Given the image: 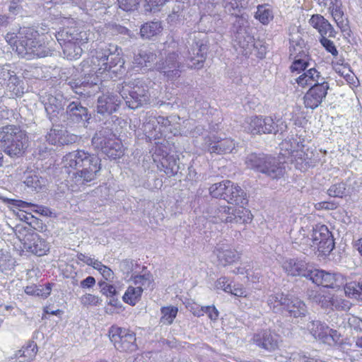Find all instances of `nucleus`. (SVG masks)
Here are the masks:
<instances>
[{"label": "nucleus", "instance_id": "43", "mask_svg": "<svg viewBox=\"0 0 362 362\" xmlns=\"http://www.w3.org/2000/svg\"><path fill=\"white\" fill-rule=\"evenodd\" d=\"M177 308L174 306L163 307L161 308L162 317H160V322L163 325H170L173 323L174 319L177 314Z\"/></svg>", "mask_w": 362, "mask_h": 362}, {"label": "nucleus", "instance_id": "60", "mask_svg": "<svg viewBox=\"0 0 362 362\" xmlns=\"http://www.w3.org/2000/svg\"><path fill=\"white\" fill-rule=\"evenodd\" d=\"M202 311L207 314L211 320H216L218 317V311L214 306L202 307Z\"/></svg>", "mask_w": 362, "mask_h": 362}, {"label": "nucleus", "instance_id": "44", "mask_svg": "<svg viewBox=\"0 0 362 362\" xmlns=\"http://www.w3.org/2000/svg\"><path fill=\"white\" fill-rule=\"evenodd\" d=\"M15 35L16 36V40H23L25 42H30L37 40V37L39 36V34L35 29L32 28L24 27L20 29L18 35Z\"/></svg>", "mask_w": 362, "mask_h": 362}, {"label": "nucleus", "instance_id": "56", "mask_svg": "<svg viewBox=\"0 0 362 362\" xmlns=\"http://www.w3.org/2000/svg\"><path fill=\"white\" fill-rule=\"evenodd\" d=\"M134 267V260L129 259H125L122 260L119 262V270L124 274L128 276L130 274L133 270Z\"/></svg>", "mask_w": 362, "mask_h": 362}, {"label": "nucleus", "instance_id": "24", "mask_svg": "<svg viewBox=\"0 0 362 362\" xmlns=\"http://www.w3.org/2000/svg\"><path fill=\"white\" fill-rule=\"evenodd\" d=\"M6 40L13 47L16 52L22 57L28 56L30 51L37 45V40L34 41H24L23 40H16V36L13 33H8L6 37Z\"/></svg>", "mask_w": 362, "mask_h": 362}, {"label": "nucleus", "instance_id": "1", "mask_svg": "<svg viewBox=\"0 0 362 362\" xmlns=\"http://www.w3.org/2000/svg\"><path fill=\"white\" fill-rule=\"evenodd\" d=\"M66 168H71L74 179L77 185H86L94 180L101 170V160L95 154L83 150H77L67 153L63 158Z\"/></svg>", "mask_w": 362, "mask_h": 362}, {"label": "nucleus", "instance_id": "58", "mask_svg": "<svg viewBox=\"0 0 362 362\" xmlns=\"http://www.w3.org/2000/svg\"><path fill=\"white\" fill-rule=\"evenodd\" d=\"M216 287L221 289L226 293L232 291V286L229 282V279L226 277H221L216 282Z\"/></svg>", "mask_w": 362, "mask_h": 362}, {"label": "nucleus", "instance_id": "12", "mask_svg": "<svg viewBox=\"0 0 362 362\" xmlns=\"http://www.w3.org/2000/svg\"><path fill=\"white\" fill-rule=\"evenodd\" d=\"M214 217L226 223L243 224L250 222L252 214L244 208L235 209L228 206H220L215 211Z\"/></svg>", "mask_w": 362, "mask_h": 362}, {"label": "nucleus", "instance_id": "38", "mask_svg": "<svg viewBox=\"0 0 362 362\" xmlns=\"http://www.w3.org/2000/svg\"><path fill=\"white\" fill-rule=\"evenodd\" d=\"M23 183L32 191L39 192L45 186L46 180L37 175H28Z\"/></svg>", "mask_w": 362, "mask_h": 362}, {"label": "nucleus", "instance_id": "27", "mask_svg": "<svg viewBox=\"0 0 362 362\" xmlns=\"http://www.w3.org/2000/svg\"><path fill=\"white\" fill-rule=\"evenodd\" d=\"M310 24L317 29L321 36L328 35L334 37V30L331 24L321 15H313L309 21Z\"/></svg>", "mask_w": 362, "mask_h": 362}, {"label": "nucleus", "instance_id": "28", "mask_svg": "<svg viewBox=\"0 0 362 362\" xmlns=\"http://www.w3.org/2000/svg\"><path fill=\"white\" fill-rule=\"evenodd\" d=\"M216 255L222 265L232 264L239 259V254L228 246L218 244L216 247Z\"/></svg>", "mask_w": 362, "mask_h": 362}, {"label": "nucleus", "instance_id": "50", "mask_svg": "<svg viewBox=\"0 0 362 362\" xmlns=\"http://www.w3.org/2000/svg\"><path fill=\"white\" fill-rule=\"evenodd\" d=\"M226 186V180L215 183L209 187V193L214 198L222 199Z\"/></svg>", "mask_w": 362, "mask_h": 362}, {"label": "nucleus", "instance_id": "19", "mask_svg": "<svg viewBox=\"0 0 362 362\" xmlns=\"http://www.w3.org/2000/svg\"><path fill=\"white\" fill-rule=\"evenodd\" d=\"M272 124V117H250L245 119V129L252 134H264L265 132L270 130Z\"/></svg>", "mask_w": 362, "mask_h": 362}, {"label": "nucleus", "instance_id": "21", "mask_svg": "<svg viewBox=\"0 0 362 362\" xmlns=\"http://www.w3.org/2000/svg\"><path fill=\"white\" fill-rule=\"evenodd\" d=\"M96 78L94 75L85 76L83 78H69L66 81V83L76 93L80 95H89L90 92L88 88L92 86L96 85Z\"/></svg>", "mask_w": 362, "mask_h": 362}, {"label": "nucleus", "instance_id": "9", "mask_svg": "<svg viewBox=\"0 0 362 362\" xmlns=\"http://www.w3.org/2000/svg\"><path fill=\"white\" fill-rule=\"evenodd\" d=\"M108 333L110 339L116 349L120 351L136 350V337L133 332L117 326H112Z\"/></svg>", "mask_w": 362, "mask_h": 362}, {"label": "nucleus", "instance_id": "23", "mask_svg": "<svg viewBox=\"0 0 362 362\" xmlns=\"http://www.w3.org/2000/svg\"><path fill=\"white\" fill-rule=\"evenodd\" d=\"M121 100L117 95L106 94L98 98L97 112L101 115H110L119 106Z\"/></svg>", "mask_w": 362, "mask_h": 362}, {"label": "nucleus", "instance_id": "7", "mask_svg": "<svg viewBox=\"0 0 362 362\" xmlns=\"http://www.w3.org/2000/svg\"><path fill=\"white\" fill-rule=\"evenodd\" d=\"M91 114L88 109L82 105L78 100L69 101L65 112L63 114L62 121L66 127H73L77 124H83L86 127V124L90 123Z\"/></svg>", "mask_w": 362, "mask_h": 362}, {"label": "nucleus", "instance_id": "3", "mask_svg": "<svg viewBox=\"0 0 362 362\" xmlns=\"http://www.w3.org/2000/svg\"><path fill=\"white\" fill-rule=\"evenodd\" d=\"M246 166L272 180H278L283 177L284 168L275 158L264 153H252L245 158Z\"/></svg>", "mask_w": 362, "mask_h": 362}, {"label": "nucleus", "instance_id": "51", "mask_svg": "<svg viewBox=\"0 0 362 362\" xmlns=\"http://www.w3.org/2000/svg\"><path fill=\"white\" fill-rule=\"evenodd\" d=\"M100 302L101 300L98 296L90 293H86L80 298V303L84 307L90 305L96 306L100 304Z\"/></svg>", "mask_w": 362, "mask_h": 362}, {"label": "nucleus", "instance_id": "20", "mask_svg": "<svg viewBox=\"0 0 362 362\" xmlns=\"http://www.w3.org/2000/svg\"><path fill=\"white\" fill-rule=\"evenodd\" d=\"M310 263L299 258H290L283 262V269L288 275L305 277Z\"/></svg>", "mask_w": 362, "mask_h": 362}, {"label": "nucleus", "instance_id": "10", "mask_svg": "<svg viewBox=\"0 0 362 362\" xmlns=\"http://www.w3.org/2000/svg\"><path fill=\"white\" fill-rule=\"evenodd\" d=\"M235 21L233 23V33L235 41L238 43L247 54L251 52L252 48H257V45L255 43V39L248 32V22L243 16H235Z\"/></svg>", "mask_w": 362, "mask_h": 362}, {"label": "nucleus", "instance_id": "59", "mask_svg": "<svg viewBox=\"0 0 362 362\" xmlns=\"http://www.w3.org/2000/svg\"><path fill=\"white\" fill-rule=\"evenodd\" d=\"M313 300L320 304L322 307L327 308L331 306L332 298L320 293H316L313 297Z\"/></svg>", "mask_w": 362, "mask_h": 362}, {"label": "nucleus", "instance_id": "2", "mask_svg": "<svg viewBox=\"0 0 362 362\" xmlns=\"http://www.w3.org/2000/svg\"><path fill=\"white\" fill-rule=\"evenodd\" d=\"M27 136L19 127L7 125L0 131V148L10 157H19L27 147Z\"/></svg>", "mask_w": 362, "mask_h": 362}, {"label": "nucleus", "instance_id": "47", "mask_svg": "<svg viewBox=\"0 0 362 362\" xmlns=\"http://www.w3.org/2000/svg\"><path fill=\"white\" fill-rule=\"evenodd\" d=\"M105 66L103 67L104 70L110 71L112 68L115 67L122 62V58L119 55V52L117 51L111 52V54L107 57Z\"/></svg>", "mask_w": 362, "mask_h": 362}, {"label": "nucleus", "instance_id": "30", "mask_svg": "<svg viewBox=\"0 0 362 362\" xmlns=\"http://www.w3.org/2000/svg\"><path fill=\"white\" fill-rule=\"evenodd\" d=\"M249 5V0H222V6L226 13L238 16Z\"/></svg>", "mask_w": 362, "mask_h": 362}, {"label": "nucleus", "instance_id": "34", "mask_svg": "<svg viewBox=\"0 0 362 362\" xmlns=\"http://www.w3.org/2000/svg\"><path fill=\"white\" fill-rule=\"evenodd\" d=\"M160 170H163L168 176H173L179 171V165L173 156H169L162 159Z\"/></svg>", "mask_w": 362, "mask_h": 362}, {"label": "nucleus", "instance_id": "53", "mask_svg": "<svg viewBox=\"0 0 362 362\" xmlns=\"http://www.w3.org/2000/svg\"><path fill=\"white\" fill-rule=\"evenodd\" d=\"M153 57L152 53L147 52L144 50H140L134 57V62L141 66H146V63L149 62L152 59Z\"/></svg>", "mask_w": 362, "mask_h": 362}, {"label": "nucleus", "instance_id": "18", "mask_svg": "<svg viewBox=\"0 0 362 362\" xmlns=\"http://www.w3.org/2000/svg\"><path fill=\"white\" fill-rule=\"evenodd\" d=\"M253 344L267 351H273L279 347L277 335L268 330H262L253 335Z\"/></svg>", "mask_w": 362, "mask_h": 362}, {"label": "nucleus", "instance_id": "33", "mask_svg": "<svg viewBox=\"0 0 362 362\" xmlns=\"http://www.w3.org/2000/svg\"><path fill=\"white\" fill-rule=\"evenodd\" d=\"M117 51V46L113 44H109L98 48L95 51V58H93V62L94 64L98 62V66H105L106 58L108 57L111 52Z\"/></svg>", "mask_w": 362, "mask_h": 362}, {"label": "nucleus", "instance_id": "17", "mask_svg": "<svg viewBox=\"0 0 362 362\" xmlns=\"http://www.w3.org/2000/svg\"><path fill=\"white\" fill-rule=\"evenodd\" d=\"M23 247L37 256H42L49 251L47 242L36 233L26 234L24 238Z\"/></svg>", "mask_w": 362, "mask_h": 362}, {"label": "nucleus", "instance_id": "22", "mask_svg": "<svg viewBox=\"0 0 362 362\" xmlns=\"http://www.w3.org/2000/svg\"><path fill=\"white\" fill-rule=\"evenodd\" d=\"M294 40H291V44L293 49V54H296L295 59L292 63L290 69L292 72L305 71L309 66L308 56L303 50H301L302 45L304 44L303 40L300 39L293 45ZM293 54V53L291 54Z\"/></svg>", "mask_w": 362, "mask_h": 362}, {"label": "nucleus", "instance_id": "40", "mask_svg": "<svg viewBox=\"0 0 362 362\" xmlns=\"http://www.w3.org/2000/svg\"><path fill=\"white\" fill-rule=\"evenodd\" d=\"M325 270L316 269L310 264L305 278L310 280L313 284L321 286Z\"/></svg>", "mask_w": 362, "mask_h": 362}, {"label": "nucleus", "instance_id": "5", "mask_svg": "<svg viewBox=\"0 0 362 362\" xmlns=\"http://www.w3.org/2000/svg\"><path fill=\"white\" fill-rule=\"evenodd\" d=\"M110 131V129L105 128L96 132L92 138V144L95 148L100 149L109 158H119L124 155L122 144L120 141L106 138Z\"/></svg>", "mask_w": 362, "mask_h": 362}, {"label": "nucleus", "instance_id": "8", "mask_svg": "<svg viewBox=\"0 0 362 362\" xmlns=\"http://www.w3.org/2000/svg\"><path fill=\"white\" fill-rule=\"evenodd\" d=\"M0 88L5 89V94L10 98H20L25 93V82L14 71L0 67Z\"/></svg>", "mask_w": 362, "mask_h": 362}, {"label": "nucleus", "instance_id": "31", "mask_svg": "<svg viewBox=\"0 0 362 362\" xmlns=\"http://www.w3.org/2000/svg\"><path fill=\"white\" fill-rule=\"evenodd\" d=\"M307 328L310 334L315 338L324 339L327 337L332 329L320 320H311L307 325Z\"/></svg>", "mask_w": 362, "mask_h": 362}, {"label": "nucleus", "instance_id": "13", "mask_svg": "<svg viewBox=\"0 0 362 362\" xmlns=\"http://www.w3.org/2000/svg\"><path fill=\"white\" fill-rule=\"evenodd\" d=\"M311 239L313 245L323 255H329L334 248V240L332 233L325 225H316L313 228Z\"/></svg>", "mask_w": 362, "mask_h": 362}, {"label": "nucleus", "instance_id": "25", "mask_svg": "<svg viewBox=\"0 0 362 362\" xmlns=\"http://www.w3.org/2000/svg\"><path fill=\"white\" fill-rule=\"evenodd\" d=\"M284 312L290 317H300L305 316L308 310L303 300L291 296Z\"/></svg>", "mask_w": 362, "mask_h": 362}, {"label": "nucleus", "instance_id": "29", "mask_svg": "<svg viewBox=\"0 0 362 362\" xmlns=\"http://www.w3.org/2000/svg\"><path fill=\"white\" fill-rule=\"evenodd\" d=\"M324 80L325 78L321 76L319 71L315 68H310L298 77L296 82L299 86L305 87L308 86H312L313 83H318Z\"/></svg>", "mask_w": 362, "mask_h": 362}, {"label": "nucleus", "instance_id": "26", "mask_svg": "<svg viewBox=\"0 0 362 362\" xmlns=\"http://www.w3.org/2000/svg\"><path fill=\"white\" fill-rule=\"evenodd\" d=\"M291 296L283 293L272 294L268 298L267 304L274 313H284Z\"/></svg>", "mask_w": 362, "mask_h": 362}, {"label": "nucleus", "instance_id": "61", "mask_svg": "<svg viewBox=\"0 0 362 362\" xmlns=\"http://www.w3.org/2000/svg\"><path fill=\"white\" fill-rule=\"evenodd\" d=\"M46 140L47 141H48L49 144L54 146L59 144H68V142L69 141V140L66 141V139H64L63 141H61L59 139L57 136L55 131L54 132L51 131V132L46 136Z\"/></svg>", "mask_w": 362, "mask_h": 362}, {"label": "nucleus", "instance_id": "55", "mask_svg": "<svg viewBox=\"0 0 362 362\" xmlns=\"http://www.w3.org/2000/svg\"><path fill=\"white\" fill-rule=\"evenodd\" d=\"M140 0H117L119 7L126 11H134L137 8Z\"/></svg>", "mask_w": 362, "mask_h": 362}, {"label": "nucleus", "instance_id": "57", "mask_svg": "<svg viewBox=\"0 0 362 362\" xmlns=\"http://www.w3.org/2000/svg\"><path fill=\"white\" fill-rule=\"evenodd\" d=\"M320 42L322 45L326 49V50L330 52L333 56L338 54L337 49L334 45V42L324 36H321Z\"/></svg>", "mask_w": 362, "mask_h": 362}, {"label": "nucleus", "instance_id": "35", "mask_svg": "<svg viewBox=\"0 0 362 362\" xmlns=\"http://www.w3.org/2000/svg\"><path fill=\"white\" fill-rule=\"evenodd\" d=\"M229 197L228 204L239 205L242 208L248 202L246 192L238 185H236L235 189H233Z\"/></svg>", "mask_w": 362, "mask_h": 362}, {"label": "nucleus", "instance_id": "45", "mask_svg": "<svg viewBox=\"0 0 362 362\" xmlns=\"http://www.w3.org/2000/svg\"><path fill=\"white\" fill-rule=\"evenodd\" d=\"M255 17L264 25L268 24L273 19L272 11L263 5L257 6Z\"/></svg>", "mask_w": 362, "mask_h": 362}, {"label": "nucleus", "instance_id": "49", "mask_svg": "<svg viewBox=\"0 0 362 362\" xmlns=\"http://www.w3.org/2000/svg\"><path fill=\"white\" fill-rule=\"evenodd\" d=\"M166 0H145L144 9L146 13L156 12L163 6Z\"/></svg>", "mask_w": 362, "mask_h": 362}, {"label": "nucleus", "instance_id": "14", "mask_svg": "<svg viewBox=\"0 0 362 362\" xmlns=\"http://www.w3.org/2000/svg\"><path fill=\"white\" fill-rule=\"evenodd\" d=\"M209 47L203 40H194L187 52L186 62L190 69H200L204 66Z\"/></svg>", "mask_w": 362, "mask_h": 362}, {"label": "nucleus", "instance_id": "11", "mask_svg": "<svg viewBox=\"0 0 362 362\" xmlns=\"http://www.w3.org/2000/svg\"><path fill=\"white\" fill-rule=\"evenodd\" d=\"M182 62L179 61L177 52L168 53L165 57L160 59L155 69L168 80L173 81L180 76Z\"/></svg>", "mask_w": 362, "mask_h": 362}, {"label": "nucleus", "instance_id": "4", "mask_svg": "<svg viewBox=\"0 0 362 362\" xmlns=\"http://www.w3.org/2000/svg\"><path fill=\"white\" fill-rule=\"evenodd\" d=\"M120 95L128 107L135 110L150 103V94L144 83L139 79L125 83L120 90Z\"/></svg>", "mask_w": 362, "mask_h": 362}, {"label": "nucleus", "instance_id": "15", "mask_svg": "<svg viewBox=\"0 0 362 362\" xmlns=\"http://www.w3.org/2000/svg\"><path fill=\"white\" fill-rule=\"evenodd\" d=\"M329 89V83L325 80L313 83L303 97L305 107L312 110L317 108L326 98Z\"/></svg>", "mask_w": 362, "mask_h": 362}, {"label": "nucleus", "instance_id": "48", "mask_svg": "<svg viewBox=\"0 0 362 362\" xmlns=\"http://www.w3.org/2000/svg\"><path fill=\"white\" fill-rule=\"evenodd\" d=\"M327 288L339 289L346 285V277L338 272H333Z\"/></svg>", "mask_w": 362, "mask_h": 362}, {"label": "nucleus", "instance_id": "62", "mask_svg": "<svg viewBox=\"0 0 362 362\" xmlns=\"http://www.w3.org/2000/svg\"><path fill=\"white\" fill-rule=\"evenodd\" d=\"M226 186L224 189V194L223 195L222 199L226 200L227 202H228L229 199V195H230L233 193V189H235V187L237 185L234 184L230 180H226Z\"/></svg>", "mask_w": 362, "mask_h": 362}, {"label": "nucleus", "instance_id": "63", "mask_svg": "<svg viewBox=\"0 0 362 362\" xmlns=\"http://www.w3.org/2000/svg\"><path fill=\"white\" fill-rule=\"evenodd\" d=\"M135 284H140L141 286L148 285L151 282L150 274H144L143 275H136L134 276Z\"/></svg>", "mask_w": 362, "mask_h": 362}, {"label": "nucleus", "instance_id": "39", "mask_svg": "<svg viewBox=\"0 0 362 362\" xmlns=\"http://www.w3.org/2000/svg\"><path fill=\"white\" fill-rule=\"evenodd\" d=\"M64 55L69 59H78L82 53V49L79 45V42H74L70 44H64L61 46Z\"/></svg>", "mask_w": 362, "mask_h": 362}, {"label": "nucleus", "instance_id": "42", "mask_svg": "<svg viewBox=\"0 0 362 362\" xmlns=\"http://www.w3.org/2000/svg\"><path fill=\"white\" fill-rule=\"evenodd\" d=\"M51 49H49L47 46H45L43 44L39 43L38 41H37V45H35V48L33 47L31 51H30V53L28 56L27 57L28 59H30L33 58H41V57H45L49 55H51Z\"/></svg>", "mask_w": 362, "mask_h": 362}, {"label": "nucleus", "instance_id": "6", "mask_svg": "<svg viewBox=\"0 0 362 362\" xmlns=\"http://www.w3.org/2000/svg\"><path fill=\"white\" fill-rule=\"evenodd\" d=\"M40 98L51 122H57L59 115L63 118L65 107H66L69 100L62 93L59 92L45 93Z\"/></svg>", "mask_w": 362, "mask_h": 362}, {"label": "nucleus", "instance_id": "32", "mask_svg": "<svg viewBox=\"0 0 362 362\" xmlns=\"http://www.w3.org/2000/svg\"><path fill=\"white\" fill-rule=\"evenodd\" d=\"M163 30L160 22L151 21L144 24L140 29L142 38L150 39L159 34Z\"/></svg>", "mask_w": 362, "mask_h": 362}, {"label": "nucleus", "instance_id": "36", "mask_svg": "<svg viewBox=\"0 0 362 362\" xmlns=\"http://www.w3.org/2000/svg\"><path fill=\"white\" fill-rule=\"evenodd\" d=\"M142 292L141 286H129L122 296V299L126 303L134 305L139 300Z\"/></svg>", "mask_w": 362, "mask_h": 362}, {"label": "nucleus", "instance_id": "37", "mask_svg": "<svg viewBox=\"0 0 362 362\" xmlns=\"http://www.w3.org/2000/svg\"><path fill=\"white\" fill-rule=\"evenodd\" d=\"M25 292L30 296H40L43 298H46L50 294L51 287L49 284H47L45 286L33 284L26 286Z\"/></svg>", "mask_w": 362, "mask_h": 362}, {"label": "nucleus", "instance_id": "16", "mask_svg": "<svg viewBox=\"0 0 362 362\" xmlns=\"http://www.w3.org/2000/svg\"><path fill=\"white\" fill-rule=\"evenodd\" d=\"M204 147L210 153L224 154L232 152L235 143L231 139H222L211 134L204 137Z\"/></svg>", "mask_w": 362, "mask_h": 362}, {"label": "nucleus", "instance_id": "64", "mask_svg": "<svg viewBox=\"0 0 362 362\" xmlns=\"http://www.w3.org/2000/svg\"><path fill=\"white\" fill-rule=\"evenodd\" d=\"M331 307L339 310H345L349 308L344 300L338 298H332Z\"/></svg>", "mask_w": 362, "mask_h": 362}, {"label": "nucleus", "instance_id": "46", "mask_svg": "<svg viewBox=\"0 0 362 362\" xmlns=\"http://www.w3.org/2000/svg\"><path fill=\"white\" fill-rule=\"evenodd\" d=\"M24 352V359L20 362H30L33 361L37 351V344L33 341H29L25 346L22 347Z\"/></svg>", "mask_w": 362, "mask_h": 362}, {"label": "nucleus", "instance_id": "41", "mask_svg": "<svg viewBox=\"0 0 362 362\" xmlns=\"http://www.w3.org/2000/svg\"><path fill=\"white\" fill-rule=\"evenodd\" d=\"M270 130L265 132L264 134H282L287 131L288 127L286 122L281 118H273L272 117V124H270Z\"/></svg>", "mask_w": 362, "mask_h": 362}, {"label": "nucleus", "instance_id": "54", "mask_svg": "<svg viewBox=\"0 0 362 362\" xmlns=\"http://www.w3.org/2000/svg\"><path fill=\"white\" fill-rule=\"evenodd\" d=\"M358 284L356 283H350L347 284L346 281V285H344L342 288H344V291L346 294L349 296H354L355 298H362V291L359 288L357 287Z\"/></svg>", "mask_w": 362, "mask_h": 362}, {"label": "nucleus", "instance_id": "52", "mask_svg": "<svg viewBox=\"0 0 362 362\" xmlns=\"http://www.w3.org/2000/svg\"><path fill=\"white\" fill-rule=\"evenodd\" d=\"M328 194L334 197H343L346 194V185L340 182L332 185L328 189Z\"/></svg>", "mask_w": 362, "mask_h": 362}]
</instances>
